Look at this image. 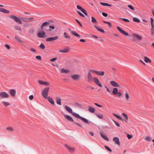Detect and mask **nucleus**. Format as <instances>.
Wrapping results in <instances>:
<instances>
[{
  "label": "nucleus",
  "instance_id": "30",
  "mask_svg": "<svg viewBox=\"0 0 154 154\" xmlns=\"http://www.w3.org/2000/svg\"><path fill=\"white\" fill-rule=\"evenodd\" d=\"M122 115L125 119V122L126 123L128 122V119L127 115L125 113H122Z\"/></svg>",
  "mask_w": 154,
  "mask_h": 154
},
{
  "label": "nucleus",
  "instance_id": "31",
  "mask_svg": "<svg viewBox=\"0 0 154 154\" xmlns=\"http://www.w3.org/2000/svg\"><path fill=\"white\" fill-rule=\"evenodd\" d=\"M144 61L146 63H151V61L146 57L145 56L144 57Z\"/></svg>",
  "mask_w": 154,
  "mask_h": 154
},
{
  "label": "nucleus",
  "instance_id": "35",
  "mask_svg": "<svg viewBox=\"0 0 154 154\" xmlns=\"http://www.w3.org/2000/svg\"><path fill=\"white\" fill-rule=\"evenodd\" d=\"M15 38L17 41L18 42L22 43L23 42V41L21 40L17 36H15Z\"/></svg>",
  "mask_w": 154,
  "mask_h": 154
},
{
  "label": "nucleus",
  "instance_id": "24",
  "mask_svg": "<svg viewBox=\"0 0 154 154\" xmlns=\"http://www.w3.org/2000/svg\"><path fill=\"white\" fill-rule=\"evenodd\" d=\"M70 49L68 48H65V49L62 50H60L59 51V52H62L63 53H67L69 50Z\"/></svg>",
  "mask_w": 154,
  "mask_h": 154
},
{
  "label": "nucleus",
  "instance_id": "22",
  "mask_svg": "<svg viewBox=\"0 0 154 154\" xmlns=\"http://www.w3.org/2000/svg\"><path fill=\"white\" fill-rule=\"evenodd\" d=\"M100 134L101 136L104 139L107 141H109V139L106 136L105 134H104V133H103L102 132H100Z\"/></svg>",
  "mask_w": 154,
  "mask_h": 154
},
{
  "label": "nucleus",
  "instance_id": "3",
  "mask_svg": "<svg viewBox=\"0 0 154 154\" xmlns=\"http://www.w3.org/2000/svg\"><path fill=\"white\" fill-rule=\"evenodd\" d=\"M50 90L49 87H45L43 90L42 93V95L44 98L46 99L48 94L49 91Z\"/></svg>",
  "mask_w": 154,
  "mask_h": 154
},
{
  "label": "nucleus",
  "instance_id": "64",
  "mask_svg": "<svg viewBox=\"0 0 154 154\" xmlns=\"http://www.w3.org/2000/svg\"><path fill=\"white\" fill-rule=\"evenodd\" d=\"M151 33L152 35H153L154 34V29H152L151 28Z\"/></svg>",
  "mask_w": 154,
  "mask_h": 154
},
{
  "label": "nucleus",
  "instance_id": "46",
  "mask_svg": "<svg viewBox=\"0 0 154 154\" xmlns=\"http://www.w3.org/2000/svg\"><path fill=\"white\" fill-rule=\"evenodd\" d=\"M39 47L42 49H44L45 48V46L43 43H41Z\"/></svg>",
  "mask_w": 154,
  "mask_h": 154
},
{
  "label": "nucleus",
  "instance_id": "33",
  "mask_svg": "<svg viewBox=\"0 0 154 154\" xmlns=\"http://www.w3.org/2000/svg\"><path fill=\"white\" fill-rule=\"evenodd\" d=\"M91 22L94 24H97L98 22L97 20L93 17H91Z\"/></svg>",
  "mask_w": 154,
  "mask_h": 154
},
{
  "label": "nucleus",
  "instance_id": "27",
  "mask_svg": "<svg viewBox=\"0 0 154 154\" xmlns=\"http://www.w3.org/2000/svg\"><path fill=\"white\" fill-rule=\"evenodd\" d=\"M118 89L116 88H114L112 91V93L114 95H116L118 93Z\"/></svg>",
  "mask_w": 154,
  "mask_h": 154
},
{
  "label": "nucleus",
  "instance_id": "34",
  "mask_svg": "<svg viewBox=\"0 0 154 154\" xmlns=\"http://www.w3.org/2000/svg\"><path fill=\"white\" fill-rule=\"evenodd\" d=\"M100 4L104 6H112V5L110 4H108L106 3H103L102 2H100Z\"/></svg>",
  "mask_w": 154,
  "mask_h": 154
},
{
  "label": "nucleus",
  "instance_id": "13",
  "mask_svg": "<svg viewBox=\"0 0 154 154\" xmlns=\"http://www.w3.org/2000/svg\"><path fill=\"white\" fill-rule=\"evenodd\" d=\"M113 140L116 144L118 145L119 146L120 145V143L119 142V139L118 137H114L113 138Z\"/></svg>",
  "mask_w": 154,
  "mask_h": 154
},
{
  "label": "nucleus",
  "instance_id": "47",
  "mask_svg": "<svg viewBox=\"0 0 154 154\" xmlns=\"http://www.w3.org/2000/svg\"><path fill=\"white\" fill-rule=\"evenodd\" d=\"M54 29V26L50 25L49 26V29L50 31H51L52 29Z\"/></svg>",
  "mask_w": 154,
  "mask_h": 154
},
{
  "label": "nucleus",
  "instance_id": "20",
  "mask_svg": "<svg viewBox=\"0 0 154 154\" xmlns=\"http://www.w3.org/2000/svg\"><path fill=\"white\" fill-rule=\"evenodd\" d=\"M56 102L57 104L59 105H61V98L59 97H56Z\"/></svg>",
  "mask_w": 154,
  "mask_h": 154
},
{
  "label": "nucleus",
  "instance_id": "8",
  "mask_svg": "<svg viewBox=\"0 0 154 154\" xmlns=\"http://www.w3.org/2000/svg\"><path fill=\"white\" fill-rule=\"evenodd\" d=\"M37 36L40 38H45L46 37L45 35V33L44 31L39 32L37 33Z\"/></svg>",
  "mask_w": 154,
  "mask_h": 154
},
{
  "label": "nucleus",
  "instance_id": "61",
  "mask_svg": "<svg viewBox=\"0 0 154 154\" xmlns=\"http://www.w3.org/2000/svg\"><path fill=\"white\" fill-rule=\"evenodd\" d=\"M29 98L31 100H32L33 98V95H31L29 96Z\"/></svg>",
  "mask_w": 154,
  "mask_h": 154
},
{
  "label": "nucleus",
  "instance_id": "25",
  "mask_svg": "<svg viewBox=\"0 0 154 154\" xmlns=\"http://www.w3.org/2000/svg\"><path fill=\"white\" fill-rule=\"evenodd\" d=\"M64 117L65 118H66L68 120L71 122H74V121L73 119L71 117H70V116H69V115H65L64 116Z\"/></svg>",
  "mask_w": 154,
  "mask_h": 154
},
{
  "label": "nucleus",
  "instance_id": "53",
  "mask_svg": "<svg viewBox=\"0 0 154 154\" xmlns=\"http://www.w3.org/2000/svg\"><path fill=\"white\" fill-rule=\"evenodd\" d=\"M75 20L78 23V24H79L80 27H83L82 24L79 21H78L76 19H75Z\"/></svg>",
  "mask_w": 154,
  "mask_h": 154
},
{
  "label": "nucleus",
  "instance_id": "39",
  "mask_svg": "<svg viewBox=\"0 0 154 154\" xmlns=\"http://www.w3.org/2000/svg\"><path fill=\"white\" fill-rule=\"evenodd\" d=\"M64 37L66 38L69 39L70 38V36H69V35H68L67 33L66 32H65L64 33Z\"/></svg>",
  "mask_w": 154,
  "mask_h": 154
},
{
  "label": "nucleus",
  "instance_id": "19",
  "mask_svg": "<svg viewBox=\"0 0 154 154\" xmlns=\"http://www.w3.org/2000/svg\"><path fill=\"white\" fill-rule=\"evenodd\" d=\"M134 37L137 39L139 41H140L142 39V37L140 35L136 33H134L133 34Z\"/></svg>",
  "mask_w": 154,
  "mask_h": 154
},
{
  "label": "nucleus",
  "instance_id": "52",
  "mask_svg": "<svg viewBox=\"0 0 154 154\" xmlns=\"http://www.w3.org/2000/svg\"><path fill=\"white\" fill-rule=\"evenodd\" d=\"M5 46L8 50H9L10 49L11 47L8 45L5 44Z\"/></svg>",
  "mask_w": 154,
  "mask_h": 154
},
{
  "label": "nucleus",
  "instance_id": "18",
  "mask_svg": "<svg viewBox=\"0 0 154 154\" xmlns=\"http://www.w3.org/2000/svg\"><path fill=\"white\" fill-rule=\"evenodd\" d=\"M70 72L69 70L67 69H65L64 68H61L60 69V72L61 73H69Z\"/></svg>",
  "mask_w": 154,
  "mask_h": 154
},
{
  "label": "nucleus",
  "instance_id": "7",
  "mask_svg": "<svg viewBox=\"0 0 154 154\" xmlns=\"http://www.w3.org/2000/svg\"><path fill=\"white\" fill-rule=\"evenodd\" d=\"M65 146L66 148L69 150V151L71 153H72L74 152L75 150V149L74 147H72L69 145L66 144H65Z\"/></svg>",
  "mask_w": 154,
  "mask_h": 154
},
{
  "label": "nucleus",
  "instance_id": "58",
  "mask_svg": "<svg viewBox=\"0 0 154 154\" xmlns=\"http://www.w3.org/2000/svg\"><path fill=\"white\" fill-rule=\"evenodd\" d=\"M37 59L40 60L41 59V57L40 56H37L35 57Z\"/></svg>",
  "mask_w": 154,
  "mask_h": 154
},
{
  "label": "nucleus",
  "instance_id": "10",
  "mask_svg": "<svg viewBox=\"0 0 154 154\" xmlns=\"http://www.w3.org/2000/svg\"><path fill=\"white\" fill-rule=\"evenodd\" d=\"M9 94L11 96L13 97H14L16 96V91L14 89H11L9 91Z\"/></svg>",
  "mask_w": 154,
  "mask_h": 154
},
{
  "label": "nucleus",
  "instance_id": "38",
  "mask_svg": "<svg viewBox=\"0 0 154 154\" xmlns=\"http://www.w3.org/2000/svg\"><path fill=\"white\" fill-rule=\"evenodd\" d=\"M14 27L16 29L19 30L20 31H21V29L20 26L17 25H15L14 26Z\"/></svg>",
  "mask_w": 154,
  "mask_h": 154
},
{
  "label": "nucleus",
  "instance_id": "11",
  "mask_svg": "<svg viewBox=\"0 0 154 154\" xmlns=\"http://www.w3.org/2000/svg\"><path fill=\"white\" fill-rule=\"evenodd\" d=\"M59 38L58 36H56L53 37H50L47 38L46 39V41L47 42L52 41L56 40Z\"/></svg>",
  "mask_w": 154,
  "mask_h": 154
},
{
  "label": "nucleus",
  "instance_id": "15",
  "mask_svg": "<svg viewBox=\"0 0 154 154\" xmlns=\"http://www.w3.org/2000/svg\"><path fill=\"white\" fill-rule=\"evenodd\" d=\"M68 30L70 31V33L72 35H73L77 37H80V36L75 32L71 30L70 28L68 29Z\"/></svg>",
  "mask_w": 154,
  "mask_h": 154
},
{
  "label": "nucleus",
  "instance_id": "23",
  "mask_svg": "<svg viewBox=\"0 0 154 154\" xmlns=\"http://www.w3.org/2000/svg\"><path fill=\"white\" fill-rule=\"evenodd\" d=\"M49 23L47 22H44L40 26V28L42 30H43L44 29V26H46L47 25H49Z\"/></svg>",
  "mask_w": 154,
  "mask_h": 154
},
{
  "label": "nucleus",
  "instance_id": "42",
  "mask_svg": "<svg viewBox=\"0 0 154 154\" xmlns=\"http://www.w3.org/2000/svg\"><path fill=\"white\" fill-rule=\"evenodd\" d=\"M2 103L6 107L10 105V104L7 102L2 101Z\"/></svg>",
  "mask_w": 154,
  "mask_h": 154
},
{
  "label": "nucleus",
  "instance_id": "48",
  "mask_svg": "<svg viewBox=\"0 0 154 154\" xmlns=\"http://www.w3.org/2000/svg\"><path fill=\"white\" fill-rule=\"evenodd\" d=\"M104 147L106 148V149L107 150H108L110 152H112V150L109 147L107 146H104Z\"/></svg>",
  "mask_w": 154,
  "mask_h": 154
},
{
  "label": "nucleus",
  "instance_id": "50",
  "mask_svg": "<svg viewBox=\"0 0 154 154\" xmlns=\"http://www.w3.org/2000/svg\"><path fill=\"white\" fill-rule=\"evenodd\" d=\"M120 19L125 22H128L130 21L128 19L125 18H120Z\"/></svg>",
  "mask_w": 154,
  "mask_h": 154
},
{
  "label": "nucleus",
  "instance_id": "51",
  "mask_svg": "<svg viewBox=\"0 0 154 154\" xmlns=\"http://www.w3.org/2000/svg\"><path fill=\"white\" fill-rule=\"evenodd\" d=\"M115 123V124L116 125V126H117L118 127H120V124H119L116 122L114 120H112Z\"/></svg>",
  "mask_w": 154,
  "mask_h": 154
},
{
  "label": "nucleus",
  "instance_id": "4",
  "mask_svg": "<svg viewBox=\"0 0 154 154\" xmlns=\"http://www.w3.org/2000/svg\"><path fill=\"white\" fill-rule=\"evenodd\" d=\"M76 118L80 119L81 120H82L83 122L87 124H89L91 122L90 121H89L88 120L86 119V118L82 117L80 116L79 114H77V115H76Z\"/></svg>",
  "mask_w": 154,
  "mask_h": 154
},
{
  "label": "nucleus",
  "instance_id": "55",
  "mask_svg": "<svg viewBox=\"0 0 154 154\" xmlns=\"http://www.w3.org/2000/svg\"><path fill=\"white\" fill-rule=\"evenodd\" d=\"M77 9L80 10L81 11V10L83 8L81 7L80 6L78 5L77 6Z\"/></svg>",
  "mask_w": 154,
  "mask_h": 154
},
{
  "label": "nucleus",
  "instance_id": "59",
  "mask_svg": "<svg viewBox=\"0 0 154 154\" xmlns=\"http://www.w3.org/2000/svg\"><path fill=\"white\" fill-rule=\"evenodd\" d=\"M57 60V58L56 57H54V58H52L50 60V61L53 62Z\"/></svg>",
  "mask_w": 154,
  "mask_h": 154
},
{
  "label": "nucleus",
  "instance_id": "21",
  "mask_svg": "<svg viewBox=\"0 0 154 154\" xmlns=\"http://www.w3.org/2000/svg\"><path fill=\"white\" fill-rule=\"evenodd\" d=\"M6 130L8 132H13L14 131V128L11 126L7 127L6 128Z\"/></svg>",
  "mask_w": 154,
  "mask_h": 154
},
{
  "label": "nucleus",
  "instance_id": "44",
  "mask_svg": "<svg viewBox=\"0 0 154 154\" xmlns=\"http://www.w3.org/2000/svg\"><path fill=\"white\" fill-rule=\"evenodd\" d=\"M97 71L95 70L94 69H90L89 70V72H90V73L92 72L93 73H94L95 74H96V73H97Z\"/></svg>",
  "mask_w": 154,
  "mask_h": 154
},
{
  "label": "nucleus",
  "instance_id": "62",
  "mask_svg": "<svg viewBox=\"0 0 154 154\" xmlns=\"http://www.w3.org/2000/svg\"><path fill=\"white\" fill-rule=\"evenodd\" d=\"M102 15L105 17H106L107 16V14L106 13L103 12L102 13Z\"/></svg>",
  "mask_w": 154,
  "mask_h": 154
},
{
  "label": "nucleus",
  "instance_id": "63",
  "mask_svg": "<svg viewBox=\"0 0 154 154\" xmlns=\"http://www.w3.org/2000/svg\"><path fill=\"white\" fill-rule=\"evenodd\" d=\"M105 88H106L107 91L109 93H111V91L109 90L108 88L106 86H105Z\"/></svg>",
  "mask_w": 154,
  "mask_h": 154
},
{
  "label": "nucleus",
  "instance_id": "17",
  "mask_svg": "<svg viewBox=\"0 0 154 154\" xmlns=\"http://www.w3.org/2000/svg\"><path fill=\"white\" fill-rule=\"evenodd\" d=\"M47 99L48 102L52 105H54L55 103L53 99L50 97H47Z\"/></svg>",
  "mask_w": 154,
  "mask_h": 154
},
{
  "label": "nucleus",
  "instance_id": "26",
  "mask_svg": "<svg viewBox=\"0 0 154 154\" xmlns=\"http://www.w3.org/2000/svg\"><path fill=\"white\" fill-rule=\"evenodd\" d=\"M0 12L8 14L10 11L3 8H0Z\"/></svg>",
  "mask_w": 154,
  "mask_h": 154
},
{
  "label": "nucleus",
  "instance_id": "37",
  "mask_svg": "<svg viewBox=\"0 0 154 154\" xmlns=\"http://www.w3.org/2000/svg\"><path fill=\"white\" fill-rule=\"evenodd\" d=\"M113 115L115 116V117H116L117 119L121 120H122V118H121V117L120 116H119L117 115V114H114V113H113Z\"/></svg>",
  "mask_w": 154,
  "mask_h": 154
},
{
  "label": "nucleus",
  "instance_id": "40",
  "mask_svg": "<svg viewBox=\"0 0 154 154\" xmlns=\"http://www.w3.org/2000/svg\"><path fill=\"white\" fill-rule=\"evenodd\" d=\"M133 21L137 23H140V20L136 17H134L133 18Z\"/></svg>",
  "mask_w": 154,
  "mask_h": 154
},
{
  "label": "nucleus",
  "instance_id": "57",
  "mask_svg": "<svg viewBox=\"0 0 154 154\" xmlns=\"http://www.w3.org/2000/svg\"><path fill=\"white\" fill-rule=\"evenodd\" d=\"M94 104H95V105L96 106H97L99 107H102V106H101V105H100L98 104H97V103H94Z\"/></svg>",
  "mask_w": 154,
  "mask_h": 154
},
{
  "label": "nucleus",
  "instance_id": "12",
  "mask_svg": "<svg viewBox=\"0 0 154 154\" xmlns=\"http://www.w3.org/2000/svg\"><path fill=\"white\" fill-rule=\"evenodd\" d=\"M71 76V78L74 80H77L80 77V76L78 74L72 75Z\"/></svg>",
  "mask_w": 154,
  "mask_h": 154
},
{
  "label": "nucleus",
  "instance_id": "29",
  "mask_svg": "<svg viewBox=\"0 0 154 154\" xmlns=\"http://www.w3.org/2000/svg\"><path fill=\"white\" fill-rule=\"evenodd\" d=\"M88 111L94 113L95 111V109L91 106L88 107Z\"/></svg>",
  "mask_w": 154,
  "mask_h": 154
},
{
  "label": "nucleus",
  "instance_id": "14",
  "mask_svg": "<svg viewBox=\"0 0 154 154\" xmlns=\"http://www.w3.org/2000/svg\"><path fill=\"white\" fill-rule=\"evenodd\" d=\"M38 82L41 85H43L45 86H49L50 85V83L49 82L43 81L40 80H38Z\"/></svg>",
  "mask_w": 154,
  "mask_h": 154
},
{
  "label": "nucleus",
  "instance_id": "45",
  "mask_svg": "<svg viewBox=\"0 0 154 154\" xmlns=\"http://www.w3.org/2000/svg\"><path fill=\"white\" fill-rule=\"evenodd\" d=\"M82 12H83L85 15L87 16L88 14L87 13V12L86 10L84 8H83L82 9L81 11Z\"/></svg>",
  "mask_w": 154,
  "mask_h": 154
},
{
  "label": "nucleus",
  "instance_id": "6",
  "mask_svg": "<svg viewBox=\"0 0 154 154\" xmlns=\"http://www.w3.org/2000/svg\"><path fill=\"white\" fill-rule=\"evenodd\" d=\"M65 108L66 111H67L69 113H71L73 116L76 117V115L78 114L77 113L74 112H73L72 109L67 106H65Z\"/></svg>",
  "mask_w": 154,
  "mask_h": 154
},
{
  "label": "nucleus",
  "instance_id": "54",
  "mask_svg": "<svg viewBox=\"0 0 154 154\" xmlns=\"http://www.w3.org/2000/svg\"><path fill=\"white\" fill-rule=\"evenodd\" d=\"M74 123L76 125H77V126H79V127H80L81 128H82V125L79 123H78L75 122Z\"/></svg>",
  "mask_w": 154,
  "mask_h": 154
},
{
  "label": "nucleus",
  "instance_id": "56",
  "mask_svg": "<svg viewBox=\"0 0 154 154\" xmlns=\"http://www.w3.org/2000/svg\"><path fill=\"white\" fill-rule=\"evenodd\" d=\"M127 137L129 139H131L133 137V136L132 135H129L128 134L127 135Z\"/></svg>",
  "mask_w": 154,
  "mask_h": 154
},
{
  "label": "nucleus",
  "instance_id": "49",
  "mask_svg": "<svg viewBox=\"0 0 154 154\" xmlns=\"http://www.w3.org/2000/svg\"><path fill=\"white\" fill-rule=\"evenodd\" d=\"M77 13L81 16L83 17H85V15L83 14H82L79 11H77Z\"/></svg>",
  "mask_w": 154,
  "mask_h": 154
},
{
  "label": "nucleus",
  "instance_id": "28",
  "mask_svg": "<svg viewBox=\"0 0 154 154\" xmlns=\"http://www.w3.org/2000/svg\"><path fill=\"white\" fill-rule=\"evenodd\" d=\"M95 115L99 119H103V114L100 113H95Z\"/></svg>",
  "mask_w": 154,
  "mask_h": 154
},
{
  "label": "nucleus",
  "instance_id": "60",
  "mask_svg": "<svg viewBox=\"0 0 154 154\" xmlns=\"http://www.w3.org/2000/svg\"><path fill=\"white\" fill-rule=\"evenodd\" d=\"M98 31L103 33H105V32L104 30L101 28H100V29H98Z\"/></svg>",
  "mask_w": 154,
  "mask_h": 154
},
{
  "label": "nucleus",
  "instance_id": "32",
  "mask_svg": "<svg viewBox=\"0 0 154 154\" xmlns=\"http://www.w3.org/2000/svg\"><path fill=\"white\" fill-rule=\"evenodd\" d=\"M104 73H105L103 71L100 72L97 71V73H96V74L100 76H103L104 75Z\"/></svg>",
  "mask_w": 154,
  "mask_h": 154
},
{
  "label": "nucleus",
  "instance_id": "36",
  "mask_svg": "<svg viewBox=\"0 0 154 154\" xmlns=\"http://www.w3.org/2000/svg\"><path fill=\"white\" fill-rule=\"evenodd\" d=\"M152 139V138L149 136L146 137L144 139L145 140L148 141H150Z\"/></svg>",
  "mask_w": 154,
  "mask_h": 154
},
{
  "label": "nucleus",
  "instance_id": "1",
  "mask_svg": "<svg viewBox=\"0 0 154 154\" xmlns=\"http://www.w3.org/2000/svg\"><path fill=\"white\" fill-rule=\"evenodd\" d=\"M9 17L14 20L15 22L17 23L20 24H21L22 23V22L20 20V19L24 22H28L31 21L33 19H34V18L33 17H30L29 18L20 17L19 18H18L16 16L13 15L10 16Z\"/></svg>",
  "mask_w": 154,
  "mask_h": 154
},
{
  "label": "nucleus",
  "instance_id": "41",
  "mask_svg": "<svg viewBox=\"0 0 154 154\" xmlns=\"http://www.w3.org/2000/svg\"><path fill=\"white\" fill-rule=\"evenodd\" d=\"M125 97L127 100H128L129 99V97L128 93L126 92L125 93Z\"/></svg>",
  "mask_w": 154,
  "mask_h": 154
},
{
  "label": "nucleus",
  "instance_id": "2",
  "mask_svg": "<svg viewBox=\"0 0 154 154\" xmlns=\"http://www.w3.org/2000/svg\"><path fill=\"white\" fill-rule=\"evenodd\" d=\"M87 81L88 82H91L92 81L98 86L100 88L102 87V86L100 83L99 79L97 77H93L91 73L88 72L87 74Z\"/></svg>",
  "mask_w": 154,
  "mask_h": 154
},
{
  "label": "nucleus",
  "instance_id": "5",
  "mask_svg": "<svg viewBox=\"0 0 154 154\" xmlns=\"http://www.w3.org/2000/svg\"><path fill=\"white\" fill-rule=\"evenodd\" d=\"M9 94L5 92H0V99L6 98L9 97Z\"/></svg>",
  "mask_w": 154,
  "mask_h": 154
},
{
  "label": "nucleus",
  "instance_id": "16",
  "mask_svg": "<svg viewBox=\"0 0 154 154\" xmlns=\"http://www.w3.org/2000/svg\"><path fill=\"white\" fill-rule=\"evenodd\" d=\"M110 84L113 87H120V85L118 83L116 82L115 81H112L110 82Z\"/></svg>",
  "mask_w": 154,
  "mask_h": 154
},
{
  "label": "nucleus",
  "instance_id": "43",
  "mask_svg": "<svg viewBox=\"0 0 154 154\" xmlns=\"http://www.w3.org/2000/svg\"><path fill=\"white\" fill-rule=\"evenodd\" d=\"M128 7L131 10L134 11L135 10L134 8L131 5H127Z\"/></svg>",
  "mask_w": 154,
  "mask_h": 154
},
{
  "label": "nucleus",
  "instance_id": "9",
  "mask_svg": "<svg viewBox=\"0 0 154 154\" xmlns=\"http://www.w3.org/2000/svg\"><path fill=\"white\" fill-rule=\"evenodd\" d=\"M117 29L120 32L123 34L125 36H128V34L127 32L123 30L119 26H118L117 27Z\"/></svg>",
  "mask_w": 154,
  "mask_h": 154
}]
</instances>
